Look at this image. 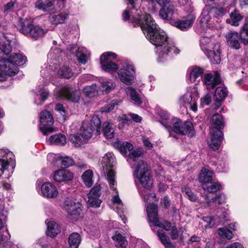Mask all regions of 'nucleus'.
Masks as SVG:
<instances>
[{
	"instance_id": "nucleus-1",
	"label": "nucleus",
	"mask_w": 248,
	"mask_h": 248,
	"mask_svg": "<svg viewBox=\"0 0 248 248\" xmlns=\"http://www.w3.org/2000/svg\"><path fill=\"white\" fill-rule=\"evenodd\" d=\"M150 42L156 46H163L162 50L159 53V56L164 57L169 53L178 54L180 50L172 43H169L166 33L161 31L158 28L153 30L145 35Z\"/></svg>"
},
{
	"instance_id": "nucleus-2",
	"label": "nucleus",
	"mask_w": 248,
	"mask_h": 248,
	"mask_svg": "<svg viewBox=\"0 0 248 248\" xmlns=\"http://www.w3.org/2000/svg\"><path fill=\"white\" fill-rule=\"evenodd\" d=\"M226 39L228 45L231 48L238 49L240 48L241 43L248 44V17L245 19V22L239 34L236 31H230L226 35Z\"/></svg>"
},
{
	"instance_id": "nucleus-3",
	"label": "nucleus",
	"mask_w": 248,
	"mask_h": 248,
	"mask_svg": "<svg viewBox=\"0 0 248 248\" xmlns=\"http://www.w3.org/2000/svg\"><path fill=\"white\" fill-rule=\"evenodd\" d=\"M133 16V24L134 26H140L146 35L158 27L150 14L142 13L140 10H136Z\"/></svg>"
},
{
	"instance_id": "nucleus-4",
	"label": "nucleus",
	"mask_w": 248,
	"mask_h": 248,
	"mask_svg": "<svg viewBox=\"0 0 248 248\" xmlns=\"http://www.w3.org/2000/svg\"><path fill=\"white\" fill-rule=\"evenodd\" d=\"M13 154L7 150L0 149V178L9 179L15 167Z\"/></svg>"
},
{
	"instance_id": "nucleus-5",
	"label": "nucleus",
	"mask_w": 248,
	"mask_h": 248,
	"mask_svg": "<svg viewBox=\"0 0 248 248\" xmlns=\"http://www.w3.org/2000/svg\"><path fill=\"white\" fill-rule=\"evenodd\" d=\"M17 28L21 33L35 40L43 37L47 32V30L34 26L27 20H20Z\"/></svg>"
},
{
	"instance_id": "nucleus-6",
	"label": "nucleus",
	"mask_w": 248,
	"mask_h": 248,
	"mask_svg": "<svg viewBox=\"0 0 248 248\" xmlns=\"http://www.w3.org/2000/svg\"><path fill=\"white\" fill-rule=\"evenodd\" d=\"M134 174L144 188L149 189L151 187L153 180L151 179L147 164L143 160H140L138 162Z\"/></svg>"
},
{
	"instance_id": "nucleus-7",
	"label": "nucleus",
	"mask_w": 248,
	"mask_h": 248,
	"mask_svg": "<svg viewBox=\"0 0 248 248\" xmlns=\"http://www.w3.org/2000/svg\"><path fill=\"white\" fill-rule=\"evenodd\" d=\"M101 124V122L98 116H93L89 123H83V126L80 129L81 136L87 141L92 137L93 133L96 135H99Z\"/></svg>"
},
{
	"instance_id": "nucleus-8",
	"label": "nucleus",
	"mask_w": 248,
	"mask_h": 248,
	"mask_svg": "<svg viewBox=\"0 0 248 248\" xmlns=\"http://www.w3.org/2000/svg\"><path fill=\"white\" fill-rule=\"evenodd\" d=\"M164 126L170 132V135L172 136L171 131L181 135L188 134L190 137H192L195 135V132L193 130L192 124L189 121L183 123L180 119H176L174 122L172 129L170 125L164 124Z\"/></svg>"
},
{
	"instance_id": "nucleus-9",
	"label": "nucleus",
	"mask_w": 248,
	"mask_h": 248,
	"mask_svg": "<svg viewBox=\"0 0 248 248\" xmlns=\"http://www.w3.org/2000/svg\"><path fill=\"white\" fill-rule=\"evenodd\" d=\"M65 1V0H37L35 7L44 12H54L62 9Z\"/></svg>"
},
{
	"instance_id": "nucleus-10",
	"label": "nucleus",
	"mask_w": 248,
	"mask_h": 248,
	"mask_svg": "<svg viewBox=\"0 0 248 248\" xmlns=\"http://www.w3.org/2000/svg\"><path fill=\"white\" fill-rule=\"evenodd\" d=\"M103 162L105 165L104 168L107 170V178L110 187L112 189H115V174L113 168L115 164V157L110 154H106L103 158Z\"/></svg>"
},
{
	"instance_id": "nucleus-11",
	"label": "nucleus",
	"mask_w": 248,
	"mask_h": 248,
	"mask_svg": "<svg viewBox=\"0 0 248 248\" xmlns=\"http://www.w3.org/2000/svg\"><path fill=\"white\" fill-rule=\"evenodd\" d=\"M209 38L202 37L200 39V45L202 49H205L206 55L211 59L212 62L214 64H217L221 61L220 45L219 44L214 45L212 50H208L204 47V46L209 43Z\"/></svg>"
},
{
	"instance_id": "nucleus-12",
	"label": "nucleus",
	"mask_w": 248,
	"mask_h": 248,
	"mask_svg": "<svg viewBox=\"0 0 248 248\" xmlns=\"http://www.w3.org/2000/svg\"><path fill=\"white\" fill-rule=\"evenodd\" d=\"M40 122L41 125L40 129L44 135H48L54 131V129L50 126L53 123V119L51 113L48 111H42L40 114Z\"/></svg>"
},
{
	"instance_id": "nucleus-13",
	"label": "nucleus",
	"mask_w": 248,
	"mask_h": 248,
	"mask_svg": "<svg viewBox=\"0 0 248 248\" xmlns=\"http://www.w3.org/2000/svg\"><path fill=\"white\" fill-rule=\"evenodd\" d=\"M120 80L126 85L132 84L135 76V70L134 66L128 62L124 68L120 69L118 72Z\"/></svg>"
},
{
	"instance_id": "nucleus-14",
	"label": "nucleus",
	"mask_w": 248,
	"mask_h": 248,
	"mask_svg": "<svg viewBox=\"0 0 248 248\" xmlns=\"http://www.w3.org/2000/svg\"><path fill=\"white\" fill-rule=\"evenodd\" d=\"M213 15L211 14L210 6H205L203 11L199 18L201 29H198L197 31L199 34H202L207 28H210L212 26L213 21Z\"/></svg>"
},
{
	"instance_id": "nucleus-15",
	"label": "nucleus",
	"mask_w": 248,
	"mask_h": 248,
	"mask_svg": "<svg viewBox=\"0 0 248 248\" xmlns=\"http://www.w3.org/2000/svg\"><path fill=\"white\" fill-rule=\"evenodd\" d=\"M18 72L17 68L5 59H0V81L5 80L7 76L12 77Z\"/></svg>"
},
{
	"instance_id": "nucleus-16",
	"label": "nucleus",
	"mask_w": 248,
	"mask_h": 248,
	"mask_svg": "<svg viewBox=\"0 0 248 248\" xmlns=\"http://www.w3.org/2000/svg\"><path fill=\"white\" fill-rule=\"evenodd\" d=\"M163 4H159L162 7L159 11L160 16L164 19L171 20L174 13V6L170 0L164 1Z\"/></svg>"
},
{
	"instance_id": "nucleus-17",
	"label": "nucleus",
	"mask_w": 248,
	"mask_h": 248,
	"mask_svg": "<svg viewBox=\"0 0 248 248\" xmlns=\"http://www.w3.org/2000/svg\"><path fill=\"white\" fill-rule=\"evenodd\" d=\"M221 82V78L217 72H215L214 75L207 74L204 76L203 83L208 90L214 89L217 85L220 84Z\"/></svg>"
},
{
	"instance_id": "nucleus-18",
	"label": "nucleus",
	"mask_w": 248,
	"mask_h": 248,
	"mask_svg": "<svg viewBox=\"0 0 248 248\" xmlns=\"http://www.w3.org/2000/svg\"><path fill=\"white\" fill-rule=\"evenodd\" d=\"M211 140L208 142L209 147L213 150H217L223 139V133L220 130L214 129L211 131Z\"/></svg>"
},
{
	"instance_id": "nucleus-19",
	"label": "nucleus",
	"mask_w": 248,
	"mask_h": 248,
	"mask_svg": "<svg viewBox=\"0 0 248 248\" xmlns=\"http://www.w3.org/2000/svg\"><path fill=\"white\" fill-rule=\"evenodd\" d=\"M65 204V208L67 211L69 217L74 220L78 219L81 211L79 204L68 201H66Z\"/></svg>"
},
{
	"instance_id": "nucleus-20",
	"label": "nucleus",
	"mask_w": 248,
	"mask_h": 248,
	"mask_svg": "<svg viewBox=\"0 0 248 248\" xmlns=\"http://www.w3.org/2000/svg\"><path fill=\"white\" fill-rule=\"evenodd\" d=\"M42 195L47 198H54L58 194L57 187L50 182H46L41 186Z\"/></svg>"
},
{
	"instance_id": "nucleus-21",
	"label": "nucleus",
	"mask_w": 248,
	"mask_h": 248,
	"mask_svg": "<svg viewBox=\"0 0 248 248\" xmlns=\"http://www.w3.org/2000/svg\"><path fill=\"white\" fill-rule=\"evenodd\" d=\"M195 16L192 14H189L186 18L179 19L174 22V26L182 31L187 30L193 25Z\"/></svg>"
},
{
	"instance_id": "nucleus-22",
	"label": "nucleus",
	"mask_w": 248,
	"mask_h": 248,
	"mask_svg": "<svg viewBox=\"0 0 248 248\" xmlns=\"http://www.w3.org/2000/svg\"><path fill=\"white\" fill-rule=\"evenodd\" d=\"M59 95L62 98H65L73 102H78L80 98L78 91L71 92L67 87H63L60 91Z\"/></svg>"
},
{
	"instance_id": "nucleus-23",
	"label": "nucleus",
	"mask_w": 248,
	"mask_h": 248,
	"mask_svg": "<svg viewBox=\"0 0 248 248\" xmlns=\"http://www.w3.org/2000/svg\"><path fill=\"white\" fill-rule=\"evenodd\" d=\"M11 51V41L7 39L4 34H0V54H3L7 56Z\"/></svg>"
},
{
	"instance_id": "nucleus-24",
	"label": "nucleus",
	"mask_w": 248,
	"mask_h": 248,
	"mask_svg": "<svg viewBox=\"0 0 248 248\" xmlns=\"http://www.w3.org/2000/svg\"><path fill=\"white\" fill-rule=\"evenodd\" d=\"M73 178V173L66 170H59L55 172L53 176L54 180L58 182L70 181Z\"/></svg>"
},
{
	"instance_id": "nucleus-25",
	"label": "nucleus",
	"mask_w": 248,
	"mask_h": 248,
	"mask_svg": "<svg viewBox=\"0 0 248 248\" xmlns=\"http://www.w3.org/2000/svg\"><path fill=\"white\" fill-rule=\"evenodd\" d=\"M228 95V91L226 88L221 87L217 88L215 94V104L217 108H218L221 105V102L224 100Z\"/></svg>"
},
{
	"instance_id": "nucleus-26",
	"label": "nucleus",
	"mask_w": 248,
	"mask_h": 248,
	"mask_svg": "<svg viewBox=\"0 0 248 248\" xmlns=\"http://www.w3.org/2000/svg\"><path fill=\"white\" fill-rule=\"evenodd\" d=\"M0 59H5L16 68H17L16 66L23 65L27 60L26 57L23 56L21 54H15L11 56L9 58H6L5 56L1 57Z\"/></svg>"
},
{
	"instance_id": "nucleus-27",
	"label": "nucleus",
	"mask_w": 248,
	"mask_h": 248,
	"mask_svg": "<svg viewBox=\"0 0 248 248\" xmlns=\"http://www.w3.org/2000/svg\"><path fill=\"white\" fill-rule=\"evenodd\" d=\"M147 212L150 222L157 224L158 218L157 213V206L154 203H149L147 206Z\"/></svg>"
},
{
	"instance_id": "nucleus-28",
	"label": "nucleus",
	"mask_w": 248,
	"mask_h": 248,
	"mask_svg": "<svg viewBox=\"0 0 248 248\" xmlns=\"http://www.w3.org/2000/svg\"><path fill=\"white\" fill-rule=\"evenodd\" d=\"M210 122L214 127L212 131L214 129L220 130L225 127V122L222 116L218 113H215L213 115L211 118Z\"/></svg>"
},
{
	"instance_id": "nucleus-29",
	"label": "nucleus",
	"mask_w": 248,
	"mask_h": 248,
	"mask_svg": "<svg viewBox=\"0 0 248 248\" xmlns=\"http://www.w3.org/2000/svg\"><path fill=\"white\" fill-rule=\"evenodd\" d=\"M243 16L241 14L240 12L235 9L230 14V18L227 19V23L234 26H238L239 22L243 19Z\"/></svg>"
},
{
	"instance_id": "nucleus-30",
	"label": "nucleus",
	"mask_w": 248,
	"mask_h": 248,
	"mask_svg": "<svg viewBox=\"0 0 248 248\" xmlns=\"http://www.w3.org/2000/svg\"><path fill=\"white\" fill-rule=\"evenodd\" d=\"M117 55L111 52H107L104 53L100 58V63L101 66H104L107 68L108 63L114 62L113 61L116 59Z\"/></svg>"
},
{
	"instance_id": "nucleus-31",
	"label": "nucleus",
	"mask_w": 248,
	"mask_h": 248,
	"mask_svg": "<svg viewBox=\"0 0 248 248\" xmlns=\"http://www.w3.org/2000/svg\"><path fill=\"white\" fill-rule=\"evenodd\" d=\"M49 93L46 89H41L37 93L34 99V103L37 105H41L47 98Z\"/></svg>"
},
{
	"instance_id": "nucleus-32",
	"label": "nucleus",
	"mask_w": 248,
	"mask_h": 248,
	"mask_svg": "<svg viewBox=\"0 0 248 248\" xmlns=\"http://www.w3.org/2000/svg\"><path fill=\"white\" fill-rule=\"evenodd\" d=\"M112 239L115 241V245L118 248H126L128 242L125 237L120 233L116 232L115 235L112 236Z\"/></svg>"
},
{
	"instance_id": "nucleus-33",
	"label": "nucleus",
	"mask_w": 248,
	"mask_h": 248,
	"mask_svg": "<svg viewBox=\"0 0 248 248\" xmlns=\"http://www.w3.org/2000/svg\"><path fill=\"white\" fill-rule=\"evenodd\" d=\"M47 235L51 237L56 236L61 231L59 225L54 221H50L47 224Z\"/></svg>"
},
{
	"instance_id": "nucleus-34",
	"label": "nucleus",
	"mask_w": 248,
	"mask_h": 248,
	"mask_svg": "<svg viewBox=\"0 0 248 248\" xmlns=\"http://www.w3.org/2000/svg\"><path fill=\"white\" fill-rule=\"evenodd\" d=\"M68 15L65 12H62L58 14L51 15L49 20L51 23L55 25L62 24L67 17Z\"/></svg>"
},
{
	"instance_id": "nucleus-35",
	"label": "nucleus",
	"mask_w": 248,
	"mask_h": 248,
	"mask_svg": "<svg viewBox=\"0 0 248 248\" xmlns=\"http://www.w3.org/2000/svg\"><path fill=\"white\" fill-rule=\"evenodd\" d=\"M202 188L209 193H216L221 189V185L218 183L213 182V180L209 182L202 184Z\"/></svg>"
},
{
	"instance_id": "nucleus-36",
	"label": "nucleus",
	"mask_w": 248,
	"mask_h": 248,
	"mask_svg": "<svg viewBox=\"0 0 248 248\" xmlns=\"http://www.w3.org/2000/svg\"><path fill=\"white\" fill-rule=\"evenodd\" d=\"M157 234L161 243L167 248H174V246L167 236L166 233L162 230H159L157 232Z\"/></svg>"
},
{
	"instance_id": "nucleus-37",
	"label": "nucleus",
	"mask_w": 248,
	"mask_h": 248,
	"mask_svg": "<svg viewBox=\"0 0 248 248\" xmlns=\"http://www.w3.org/2000/svg\"><path fill=\"white\" fill-rule=\"evenodd\" d=\"M126 93L130 95V98L135 103L139 105L142 103V99L136 90L132 87H129L125 89Z\"/></svg>"
},
{
	"instance_id": "nucleus-38",
	"label": "nucleus",
	"mask_w": 248,
	"mask_h": 248,
	"mask_svg": "<svg viewBox=\"0 0 248 248\" xmlns=\"http://www.w3.org/2000/svg\"><path fill=\"white\" fill-rule=\"evenodd\" d=\"M213 173L208 169H204L199 175V181L202 184H206L213 180Z\"/></svg>"
},
{
	"instance_id": "nucleus-39",
	"label": "nucleus",
	"mask_w": 248,
	"mask_h": 248,
	"mask_svg": "<svg viewBox=\"0 0 248 248\" xmlns=\"http://www.w3.org/2000/svg\"><path fill=\"white\" fill-rule=\"evenodd\" d=\"M81 240V236L78 233H72L68 238L69 248H78Z\"/></svg>"
},
{
	"instance_id": "nucleus-40",
	"label": "nucleus",
	"mask_w": 248,
	"mask_h": 248,
	"mask_svg": "<svg viewBox=\"0 0 248 248\" xmlns=\"http://www.w3.org/2000/svg\"><path fill=\"white\" fill-rule=\"evenodd\" d=\"M194 97H198V93L195 90L193 93L187 92L181 96L179 99V102L180 104L189 105L191 102L194 100L193 99Z\"/></svg>"
},
{
	"instance_id": "nucleus-41",
	"label": "nucleus",
	"mask_w": 248,
	"mask_h": 248,
	"mask_svg": "<svg viewBox=\"0 0 248 248\" xmlns=\"http://www.w3.org/2000/svg\"><path fill=\"white\" fill-rule=\"evenodd\" d=\"M69 140L75 147H79L87 142L85 139L81 136L80 133L71 135Z\"/></svg>"
},
{
	"instance_id": "nucleus-42",
	"label": "nucleus",
	"mask_w": 248,
	"mask_h": 248,
	"mask_svg": "<svg viewBox=\"0 0 248 248\" xmlns=\"http://www.w3.org/2000/svg\"><path fill=\"white\" fill-rule=\"evenodd\" d=\"M205 198L208 207H211L216 202H217L218 204H221L226 200L225 196L223 194H219L211 199H209L208 196L206 195Z\"/></svg>"
},
{
	"instance_id": "nucleus-43",
	"label": "nucleus",
	"mask_w": 248,
	"mask_h": 248,
	"mask_svg": "<svg viewBox=\"0 0 248 248\" xmlns=\"http://www.w3.org/2000/svg\"><path fill=\"white\" fill-rule=\"evenodd\" d=\"M51 144L59 145H64L66 143L65 136L62 134H56L49 138Z\"/></svg>"
},
{
	"instance_id": "nucleus-44",
	"label": "nucleus",
	"mask_w": 248,
	"mask_h": 248,
	"mask_svg": "<svg viewBox=\"0 0 248 248\" xmlns=\"http://www.w3.org/2000/svg\"><path fill=\"white\" fill-rule=\"evenodd\" d=\"M103 132L104 136L108 139H110L114 136V130L112 127V125L108 122L103 123Z\"/></svg>"
},
{
	"instance_id": "nucleus-45",
	"label": "nucleus",
	"mask_w": 248,
	"mask_h": 248,
	"mask_svg": "<svg viewBox=\"0 0 248 248\" xmlns=\"http://www.w3.org/2000/svg\"><path fill=\"white\" fill-rule=\"evenodd\" d=\"M203 73V70L202 68L197 66L194 67L189 74L191 82H195L199 77L202 76Z\"/></svg>"
},
{
	"instance_id": "nucleus-46",
	"label": "nucleus",
	"mask_w": 248,
	"mask_h": 248,
	"mask_svg": "<svg viewBox=\"0 0 248 248\" xmlns=\"http://www.w3.org/2000/svg\"><path fill=\"white\" fill-rule=\"evenodd\" d=\"M120 152L125 156H127L129 153L134 148L132 144L127 141H125L120 145L119 147Z\"/></svg>"
},
{
	"instance_id": "nucleus-47",
	"label": "nucleus",
	"mask_w": 248,
	"mask_h": 248,
	"mask_svg": "<svg viewBox=\"0 0 248 248\" xmlns=\"http://www.w3.org/2000/svg\"><path fill=\"white\" fill-rule=\"evenodd\" d=\"M58 75L61 78H70L73 75L71 69L67 66H62L60 68Z\"/></svg>"
},
{
	"instance_id": "nucleus-48",
	"label": "nucleus",
	"mask_w": 248,
	"mask_h": 248,
	"mask_svg": "<svg viewBox=\"0 0 248 248\" xmlns=\"http://www.w3.org/2000/svg\"><path fill=\"white\" fill-rule=\"evenodd\" d=\"M86 49L84 47H79L76 52V56L79 62L85 64L87 62V56Z\"/></svg>"
},
{
	"instance_id": "nucleus-49",
	"label": "nucleus",
	"mask_w": 248,
	"mask_h": 248,
	"mask_svg": "<svg viewBox=\"0 0 248 248\" xmlns=\"http://www.w3.org/2000/svg\"><path fill=\"white\" fill-rule=\"evenodd\" d=\"M83 93L85 95L92 97L97 94V86L95 84L85 87L83 89Z\"/></svg>"
},
{
	"instance_id": "nucleus-50",
	"label": "nucleus",
	"mask_w": 248,
	"mask_h": 248,
	"mask_svg": "<svg viewBox=\"0 0 248 248\" xmlns=\"http://www.w3.org/2000/svg\"><path fill=\"white\" fill-rule=\"evenodd\" d=\"M92 177L93 171L90 170L85 171L82 175L85 184L88 186H91L93 184Z\"/></svg>"
},
{
	"instance_id": "nucleus-51",
	"label": "nucleus",
	"mask_w": 248,
	"mask_h": 248,
	"mask_svg": "<svg viewBox=\"0 0 248 248\" xmlns=\"http://www.w3.org/2000/svg\"><path fill=\"white\" fill-rule=\"evenodd\" d=\"M142 153L140 149H136L132 150L127 155L128 159L132 160L133 161H137L139 158L141 156Z\"/></svg>"
},
{
	"instance_id": "nucleus-52",
	"label": "nucleus",
	"mask_w": 248,
	"mask_h": 248,
	"mask_svg": "<svg viewBox=\"0 0 248 248\" xmlns=\"http://www.w3.org/2000/svg\"><path fill=\"white\" fill-rule=\"evenodd\" d=\"M211 14L213 15V17L218 18L223 16L226 13V10L222 8L213 7L210 6Z\"/></svg>"
},
{
	"instance_id": "nucleus-53",
	"label": "nucleus",
	"mask_w": 248,
	"mask_h": 248,
	"mask_svg": "<svg viewBox=\"0 0 248 248\" xmlns=\"http://www.w3.org/2000/svg\"><path fill=\"white\" fill-rule=\"evenodd\" d=\"M88 203L91 207H99L101 201L99 199L98 197L93 196L88 194Z\"/></svg>"
},
{
	"instance_id": "nucleus-54",
	"label": "nucleus",
	"mask_w": 248,
	"mask_h": 248,
	"mask_svg": "<svg viewBox=\"0 0 248 248\" xmlns=\"http://www.w3.org/2000/svg\"><path fill=\"white\" fill-rule=\"evenodd\" d=\"M219 235L227 239H231L233 237L232 232L227 228H219L218 230Z\"/></svg>"
},
{
	"instance_id": "nucleus-55",
	"label": "nucleus",
	"mask_w": 248,
	"mask_h": 248,
	"mask_svg": "<svg viewBox=\"0 0 248 248\" xmlns=\"http://www.w3.org/2000/svg\"><path fill=\"white\" fill-rule=\"evenodd\" d=\"M115 84L111 82L105 81L101 83V89L102 91L108 93L115 88Z\"/></svg>"
},
{
	"instance_id": "nucleus-56",
	"label": "nucleus",
	"mask_w": 248,
	"mask_h": 248,
	"mask_svg": "<svg viewBox=\"0 0 248 248\" xmlns=\"http://www.w3.org/2000/svg\"><path fill=\"white\" fill-rule=\"evenodd\" d=\"M120 103L121 102L120 101L113 100L109 104L103 107L101 110L102 112H109L114 109L115 106H118Z\"/></svg>"
},
{
	"instance_id": "nucleus-57",
	"label": "nucleus",
	"mask_w": 248,
	"mask_h": 248,
	"mask_svg": "<svg viewBox=\"0 0 248 248\" xmlns=\"http://www.w3.org/2000/svg\"><path fill=\"white\" fill-rule=\"evenodd\" d=\"M16 2V0H10V1L5 4L3 7V13L5 15H7L9 13L13 11L15 7Z\"/></svg>"
},
{
	"instance_id": "nucleus-58",
	"label": "nucleus",
	"mask_w": 248,
	"mask_h": 248,
	"mask_svg": "<svg viewBox=\"0 0 248 248\" xmlns=\"http://www.w3.org/2000/svg\"><path fill=\"white\" fill-rule=\"evenodd\" d=\"M182 191L183 192L185 193L188 199L191 201L195 202L197 200V196L189 188H183Z\"/></svg>"
},
{
	"instance_id": "nucleus-59",
	"label": "nucleus",
	"mask_w": 248,
	"mask_h": 248,
	"mask_svg": "<svg viewBox=\"0 0 248 248\" xmlns=\"http://www.w3.org/2000/svg\"><path fill=\"white\" fill-rule=\"evenodd\" d=\"M107 68H105L104 66H101L102 69L108 72H113L116 71L118 69V66L115 62L108 63Z\"/></svg>"
},
{
	"instance_id": "nucleus-60",
	"label": "nucleus",
	"mask_w": 248,
	"mask_h": 248,
	"mask_svg": "<svg viewBox=\"0 0 248 248\" xmlns=\"http://www.w3.org/2000/svg\"><path fill=\"white\" fill-rule=\"evenodd\" d=\"M74 164L73 159L69 156H65L62 158V165L65 168H68Z\"/></svg>"
},
{
	"instance_id": "nucleus-61",
	"label": "nucleus",
	"mask_w": 248,
	"mask_h": 248,
	"mask_svg": "<svg viewBox=\"0 0 248 248\" xmlns=\"http://www.w3.org/2000/svg\"><path fill=\"white\" fill-rule=\"evenodd\" d=\"M157 224H154L155 226H158L160 228H162L166 231H169L171 229L172 226H171V223L170 222L165 221L164 222H160L158 219Z\"/></svg>"
},
{
	"instance_id": "nucleus-62",
	"label": "nucleus",
	"mask_w": 248,
	"mask_h": 248,
	"mask_svg": "<svg viewBox=\"0 0 248 248\" xmlns=\"http://www.w3.org/2000/svg\"><path fill=\"white\" fill-rule=\"evenodd\" d=\"M101 187L100 185H96L93 186L88 193L89 195L99 197L101 195Z\"/></svg>"
},
{
	"instance_id": "nucleus-63",
	"label": "nucleus",
	"mask_w": 248,
	"mask_h": 248,
	"mask_svg": "<svg viewBox=\"0 0 248 248\" xmlns=\"http://www.w3.org/2000/svg\"><path fill=\"white\" fill-rule=\"evenodd\" d=\"M133 14H135V11H131L129 13L128 10H125L122 15L123 20L124 21L129 20L133 24Z\"/></svg>"
},
{
	"instance_id": "nucleus-64",
	"label": "nucleus",
	"mask_w": 248,
	"mask_h": 248,
	"mask_svg": "<svg viewBox=\"0 0 248 248\" xmlns=\"http://www.w3.org/2000/svg\"><path fill=\"white\" fill-rule=\"evenodd\" d=\"M202 105H208L211 102V96L209 94H206L201 99Z\"/></svg>"
}]
</instances>
